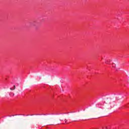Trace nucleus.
Segmentation results:
<instances>
[{
  "mask_svg": "<svg viewBox=\"0 0 129 129\" xmlns=\"http://www.w3.org/2000/svg\"><path fill=\"white\" fill-rule=\"evenodd\" d=\"M27 124V123L24 122H20L18 123V125L20 127H23V126H25Z\"/></svg>",
  "mask_w": 129,
  "mask_h": 129,
  "instance_id": "f257e3e1",
  "label": "nucleus"
},
{
  "mask_svg": "<svg viewBox=\"0 0 129 129\" xmlns=\"http://www.w3.org/2000/svg\"><path fill=\"white\" fill-rule=\"evenodd\" d=\"M13 87V88H11L10 90H15V89H16V86L14 85Z\"/></svg>",
  "mask_w": 129,
  "mask_h": 129,
  "instance_id": "f03ea898",
  "label": "nucleus"
},
{
  "mask_svg": "<svg viewBox=\"0 0 129 129\" xmlns=\"http://www.w3.org/2000/svg\"><path fill=\"white\" fill-rule=\"evenodd\" d=\"M114 62H115L116 64H118V62H117V59H114Z\"/></svg>",
  "mask_w": 129,
  "mask_h": 129,
  "instance_id": "7ed1b4c3",
  "label": "nucleus"
},
{
  "mask_svg": "<svg viewBox=\"0 0 129 129\" xmlns=\"http://www.w3.org/2000/svg\"><path fill=\"white\" fill-rule=\"evenodd\" d=\"M109 62H110V61L106 60V61H105V63H106V64H108V63H109Z\"/></svg>",
  "mask_w": 129,
  "mask_h": 129,
  "instance_id": "20e7f679",
  "label": "nucleus"
},
{
  "mask_svg": "<svg viewBox=\"0 0 129 129\" xmlns=\"http://www.w3.org/2000/svg\"><path fill=\"white\" fill-rule=\"evenodd\" d=\"M112 67H114L115 68H116V67L115 66H114L113 65V64H112Z\"/></svg>",
  "mask_w": 129,
  "mask_h": 129,
  "instance_id": "39448f33",
  "label": "nucleus"
},
{
  "mask_svg": "<svg viewBox=\"0 0 129 129\" xmlns=\"http://www.w3.org/2000/svg\"><path fill=\"white\" fill-rule=\"evenodd\" d=\"M18 91H19V92H22V90L19 89V90H18Z\"/></svg>",
  "mask_w": 129,
  "mask_h": 129,
  "instance_id": "423d86ee",
  "label": "nucleus"
},
{
  "mask_svg": "<svg viewBox=\"0 0 129 129\" xmlns=\"http://www.w3.org/2000/svg\"><path fill=\"white\" fill-rule=\"evenodd\" d=\"M59 120H60V121H62V120H63V118H60Z\"/></svg>",
  "mask_w": 129,
  "mask_h": 129,
  "instance_id": "0eeeda50",
  "label": "nucleus"
},
{
  "mask_svg": "<svg viewBox=\"0 0 129 129\" xmlns=\"http://www.w3.org/2000/svg\"><path fill=\"white\" fill-rule=\"evenodd\" d=\"M67 120H68L67 119H64L65 122H67Z\"/></svg>",
  "mask_w": 129,
  "mask_h": 129,
  "instance_id": "6e6552de",
  "label": "nucleus"
},
{
  "mask_svg": "<svg viewBox=\"0 0 129 129\" xmlns=\"http://www.w3.org/2000/svg\"><path fill=\"white\" fill-rule=\"evenodd\" d=\"M66 114V113H60V114Z\"/></svg>",
  "mask_w": 129,
  "mask_h": 129,
  "instance_id": "1a4fd4ad",
  "label": "nucleus"
},
{
  "mask_svg": "<svg viewBox=\"0 0 129 129\" xmlns=\"http://www.w3.org/2000/svg\"><path fill=\"white\" fill-rule=\"evenodd\" d=\"M48 125H51V124H49V123H48Z\"/></svg>",
  "mask_w": 129,
  "mask_h": 129,
  "instance_id": "9d476101",
  "label": "nucleus"
},
{
  "mask_svg": "<svg viewBox=\"0 0 129 129\" xmlns=\"http://www.w3.org/2000/svg\"><path fill=\"white\" fill-rule=\"evenodd\" d=\"M17 93H19V92H17Z\"/></svg>",
  "mask_w": 129,
  "mask_h": 129,
  "instance_id": "9b49d317",
  "label": "nucleus"
}]
</instances>
